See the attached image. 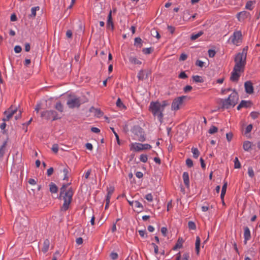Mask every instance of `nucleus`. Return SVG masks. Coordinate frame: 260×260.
I'll return each mask as SVG.
<instances>
[{
  "mask_svg": "<svg viewBox=\"0 0 260 260\" xmlns=\"http://www.w3.org/2000/svg\"><path fill=\"white\" fill-rule=\"evenodd\" d=\"M62 173H63V180H66L68 178V173H69V171H68V169L67 168H64L63 170H62Z\"/></svg>",
  "mask_w": 260,
  "mask_h": 260,
  "instance_id": "nucleus-36",
  "label": "nucleus"
},
{
  "mask_svg": "<svg viewBox=\"0 0 260 260\" xmlns=\"http://www.w3.org/2000/svg\"><path fill=\"white\" fill-rule=\"evenodd\" d=\"M88 101L87 99H81L76 96H70L67 104L70 108H78L81 104L85 103Z\"/></svg>",
  "mask_w": 260,
  "mask_h": 260,
  "instance_id": "nucleus-5",
  "label": "nucleus"
},
{
  "mask_svg": "<svg viewBox=\"0 0 260 260\" xmlns=\"http://www.w3.org/2000/svg\"><path fill=\"white\" fill-rule=\"evenodd\" d=\"M17 111L16 109H12V108L11 107L7 111H6L4 112V114L6 115V118H3V121H8L9 120L12 116L15 114Z\"/></svg>",
  "mask_w": 260,
  "mask_h": 260,
  "instance_id": "nucleus-12",
  "label": "nucleus"
},
{
  "mask_svg": "<svg viewBox=\"0 0 260 260\" xmlns=\"http://www.w3.org/2000/svg\"><path fill=\"white\" fill-rule=\"evenodd\" d=\"M255 4L254 1H248L245 5V8L249 10H252L254 8V5Z\"/></svg>",
  "mask_w": 260,
  "mask_h": 260,
  "instance_id": "nucleus-24",
  "label": "nucleus"
},
{
  "mask_svg": "<svg viewBox=\"0 0 260 260\" xmlns=\"http://www.w3.org/2000/svg\"><path fill=\"white\" fill-rule=\"evenodd\" d=\"M227 186L228 183L226 182H224L222 187L221 192L220 194V198L222 200H223L224 196L225 194Z\"/></svg>",
  "mask_w": 260,
  "mask_h": 260,
  "instance_id": "nucleus-22",
  "label": "nucleus"
},
{
  "mask_svg": "<svg viewBox=\"0 0 260 260\" xmlns=\"http://www.w3.org/2000/svg\"><path fill=\"white\" fill-rule=\"evenodd\" d=\"M148 74H146L144 71H140L138 74V78L140 80H143L145 78H147Z\"/></svg>",
  "mask_w": 260,
  "mask_h": 260,
  "instance_id": "nucleus-25",
  "label": "nucleus"
},
{
  "mask_svg": "<svg viewBox=\"0 0 260 260\" xmlns=\"http://www.w3.org/2000/svg\"><path fill=\"white\" fill-rule=\"evenodd\" d=\"M55 108L60 112H62L63 111V106L60 102L56 103L55 105Z\"/></svg>",
  "mask_w": 260,
  "mask_h": 260,
  "instance_id": "nucleus-34",
  "label": "nucleus"
},
{
  "mask_svg": "<svg viewBox=\"0 0 260 260\" xmlns=\"http://www.w3.org/2000/svg\"><path fill=\"white\" fill-rule=\"evenodd\" d=\"M248 106V102L246 101H242L240 104L237 106V109L240 110L243 107H247Z\"/></svg>",
  "mask_w": 260,
  "mask_h": 260,
  "instance_id": "nucleus-30",
  "label": "nucleus"
},
{
  "mask_svg": "<svg viewBox=\"0 0 260 260\" xmlns=\"http://www.w3.org/2000/svg\"><path fill=\"white\" fill-rule=\"evenodd\" d=\"M252 128V124H250L248 125L245 128V133H244L245 135H246V134L249 133L251 131Z\"/></svg>",
  "mask_w": 260,
  "mask_h": 260,
  "instance_id": "nucleus-42",
  "label": "nucleus"
},
{
  "mask_svg": "<svg viewBox=\"0 0 260 260\" xmlns=\"http://www.w3.org/2000/svg\"><path fill=\"white\" fill-rule=\"evenodd\" d=\"M40 10V7L39 6L32 7L31 9V14L30 15V17H35L36 16V11H39Z\"/></svg>",
  "mask_w": 260,
  "mask_h": 260,
  "instance_id": "nucleus-28",
  "label": "nucleus"
},
{
  "mask_svg": "<svg viewBox=\"0 0 260 260\" xmlns=\"http://www.w3.org/2000/svg\"><path fill=\"white\" fill-rule=\"evenodd\" d=\"M145 198L148 201V202H152L153 201V196L152 195L151 193H148V194H147L145 197Z\"/></svg>",
  "mask_w": 260,
  "mask_h": 260,
  "instance_id": "nucleus-44",
  "label": "nucleus"
},
{
  "mask_svg": "<svg viewBox=\"0 0 260 260\" xmlns=\"http://www.w3.org/2000/svg\"><path fill=\"white\" fill-rule=\"evenodd\" d=\"M188 228L190 230H194L196 229V225L194 222L190 221L188 223Z\"/></svg>",
  "mask_w": 260,
  "mask_h": 260,
  "instance_id": "nucleus-39",
  "label": "nucleus"
},
{
  "mask_svg": "<svg viewBox=\"0 0 260 260\" xmlns=\"http://www.w3.org/2000/svg\"><path fill=\"white\" fill-rule=\"evenodd\" d=\"M148 159L147 155L145 154H141L140 156V160L141 161L143 162H147Z\"/></svg>",
  "mask_w": 260,
  "mask_h": 260,
  "instance_id": "nucleus-41",
  "label": "nucleus"
},
{
  "mask_svg": "<svg viewBox=\"0 0 260 260\" xmlns=\"http://www.w3.org/2000/svg\"><path fill=\"white\" fill-rule=\"evenodd\" d=\"M234 167L236 169H239L241 168V164L237 157H236L234 160Z\"/></svg>",
  "mask_w": 260,
  "mask_h": 260,
  "instance_id": "nucleus-35",
  "label": "nucleus"
},
{
  "mask_svg": "<svg viewBox=\"0 0 260 260\" xmlns=\"http://www.w3.org/2000/svg\"><path fill=\"white\" fill-rule=\"evenodd\" d=\"M132 132L137 136L136 139L140 142L145 140V135L143 129L139 126H134Z\"/></svg>",
  "mask_w": 260,
  "mask_h": 260,
  "instance_id": "nucleus-9",
  "label": "nucleus"
},
{
  "mask_svg": "<svg viewBox=\"0 0 260 260\" xmlns=\"http://www.w3.org/2000/svg\"><path fill=\"white\" fill-rule=\"evenodd\" d=\"M22 50L21 46L17 45L14 47V51L16 53H20Z\"/></svg>",
  "mask_w": 260,
  "mask_h": 260,
  "instance_id": "nucleus-50",
  "label": "nucleus"
},
{
  "mask_svg": "<svg viewBox=\"0 0 260 260\" xmlns=\"http://www.w3.org/2000/svg\"><path fill=\"white\" fill-rule=\"evenodd\" d=\"M218 131V128L217 127L215 126H211L210 129H209V133L211 134H213L215 133H216Z\"/></svg>",
  "mask_w": 260,
  "mask_h": 260,
  "instance_id": "nucleus-38",
  "label": "nucleus"
},
{
  "mask_svg": "<svg viewBox=\"0 0 260 260\" xmlns=\"http://www.w3.org/2000/svg\"><path fill=\"white\" fill-rule=\"evenodd\" d=\"M167 229L166 227H162L161 229V232L164 236L166 237L167 233Z\"/></svg>",
  "mask_w": 260,
  "mask_h": 260,
  "instance_id": "nucleus-55",
  "label": "nucleus"
},
{
  "mask_svg": "<svg viewBox=\"0 0 260 260\" xmlns=\"http://www.w3.org/2000/svg\"><path fill=\"white\" fill-rule=\"evenodd\" d=\"M226 137L227 140L230 142L231 141L233 138V134L232 133H227L226 135Z\"/></svg>",
  "mask_w": 260,
  "mask_h": 260,
  "instance_id": "nucleus-58",
  "label": "nucleus"
},
{
  "mask_svg": "<svg viewBox=\"0 0 260 260\" xmlns=\"http://www.w3.org/2000/svg\"><path fill=\"white\" fill-rule=\"evenodd\" d=\"M248 174L250 177H253L254 175V171L252 167H249L248 169Z\"/></svg>",
  "mask_w": 260,
  "mask_h": 260,
  "instance_id": "nucleus-43",
  "label": "nucleus"
},
{
  "mask_svg": "<svg viewBox=\"0 0 260 260\" xmlns=\"http://www.w3.org/2000/svg\"><path fill=\"white\" fill-rule=\"evenodd\" d=\"M107 27L108 29H113L114 26L113 23L112 22V13L111 11H110L108 14V20L107 22Z\"/></svg>",
  "mask_w": 260,
  "mask_h": 260,
  "instance_id": "nucleus-15",
  "label": "nucleus"
},
{
  "mask_svg": "<svg viewBox=\"0 0 260 260\" xmlns=\"http://www.w3.org/2000/svg\"><path fill=\"white\" fill-rule=\"evenodd\" d=\"M187 77V75L184 72H182L179 75V78L181 79H186Z\"/></svg>",
  "mask_w": 260,
  "mask_h": 260,
  "instance_id": "nucleus-51",
  "label": "nucleus"
},
{
  "mask_svg": "<svg viewBox=\"0 0 260 260\" xmlns=\"http://www.w3.org/2000/svg\"><path fill=\"white\" fill-rule=\"evenodd\" d=\"M169 105V101L167 100L162 102H151L149 105V110L152 115L156 117L160 123H162L164 119L163 112L165 108Z\"/></svg>",
  "mask_w": 260,
  "mask_h": 260,
  "instance_id": "nucleus-2",
  "label": "nucleus"
},
{
  "mask_svg": "<svg viewBox=\"0 0 260 260\" xmlns=\"http://www.w3.org/2000/svg\"><path fill=\"white\" fill-rule=\"evenodd\" d=\"M53 172V168H50L47 170V174L48 176H50L52 174Z\"/></svg>",
  "mask_w": 260,
  "mask_h": 260,
  "instance_id": "nucleus-62",
  "label": "nucleus"
},
{
  "mask_svg": "<svg viewBox=\"0 0 260 260\" xmlns=\"http://www.w3.org/2000/svg\"><path fill=\"white\" fill-rule=\"evenodd\" d=\"M245 91L248 94H251L253 92V87L252 83L250 81H247L244 83Z\"/></svg>",
  "mask_w": 260,
  "mask_h": 260,
  "instance_id": "nucleus-13",
  "label": "nucleus"
},
{
  "mask_svg": "<svg viewBox=\"0 0 260 260\" xmlns=\"http://www.w3.org/2000/svg\"><path fill=\"white\" fill-rule=\"evenodd\" d=\"M216 54L215 51L214 50L209 49L208 50V55L210 57H213Z\"/></svg>",
  "mask_w": 260,
  "mask_h": 260,
  "instance_id": "nucleus-49",
  "label": "nucleus"
},
{
  "mask_svg": "<svg viewBox=\"0 0 260 260\" xmlns=\"http://www.w3.org/2000/svg\"><path fill=\"white\" fill-rule=\"evenodd\" d=\"M153 49L151 48H144L142 52L145 54H149L152 52Z\"/></svg>",
  "mask_w": 260,
  "mask_h": 260,
  "instance_id": "nucleus-40",
  "label": "nucleus"
},
{
  "mask_svg": "<svg viewBox=\"0 0 260 260\" xmlns=\"http://www.w3.org/2000/svg\"><path fill=\"white\" fill-rule=\"evenodd\" d=\"M86 148L88 150H92L93 149V146L91 143H88L86 144Z\"/></svg>",
  "mask_w": 260,
  "mask_h": 260,
  "instance_id": "nucleus-61",
  "label": "nucleus"
},
{
  "mask_svg": "<svg viewBox=\"0 0 260 260\" xmlns=\"http://www.w3.org/2000/svg\"><path fill=\"white\" fill-rule=\"evenodd\" d=\"M152 245H153L154 247V252L156 254H158V246L154 243H152Z\"/></svg>",
  "mask_w": 260,
  "mask_h": 260,
  "instance_id": "nucleus-60",
  "label": "nucleus"
},
{
  "mask_svg": "<svg viewBox=\"0 0 260 260\" xmlns=\"http://www.w3.org/2000/svg\"><path fill=\"white\" fill-rule=\"evenodd\" d=\"M70 183L63 184L60 188V198L64 201L63 204L61 207V211H66L69 208L72 200V197L74 194L73 190L72 188L67 189Z\"/></svg>",
  "mask_w": 260,
  "mask_h": 260,
  "instance_id": "nucleus-3",
  "label": "nucleus"
},
{
  "mask_svg": "<svg viewBox=\"0 0 260 260\" xmlns=\"http://www.w3.org/2000/svg\"><path fill=\"white\" fill-rule=\"evenodd\" d=\"M41 116L46 119L52 118L53 120L59 118L56 112L53 110L43 111L41 112Z\"/></svg>",
  "mask_w": 260,
  "mask_h": 260,
  "instance_id": "nucleus-10",
  "label": "nucleus"
},
{
  "mask_svg": "<svg viewBox=\"0 0 260 260\" xmlns=\"http://www.w3.org/2000/svg\"><path fill=\"white\" fill-rule=\"evenodd\" d=\"M42 109V108L41 103H38L35 108V111H36V112L38 113L39 112V110Z\"/></svg>",
  "mask_w": 260,
  "mask_h": 260,
  "instance_id": "nucleus-56",
  "label": "nucleus"
},
{
  "mask_svg": "<svg viewBox=\"0 0 260 260\" xmlns=\"http://www.w3.org/2000/svg\"><path fill=\"white\" fill-rule=\"evenodd\" d=\"M139 234L140 235V236L142 238H146L147 237V234H146L145 230H139Z\"/></svg>",
  "mask_w": 260,
  "mask_h": 260,
  "instance_id": "nucleus-46",
  "label": "nucleus"
},
{
  "mask_svg": "<svg viewBox=\"0 0 260 260\" xmlns=\"http://www.w3.org/2000/svg\"><path fill=\"white\" fill-rule=\"evenodd\" d=\"M250 115L253 119H255L258 116V113L257 112H252L251 113Z\"/></svg>",
  "mask_w": 260,
  "mask_h": 260,
  "instance_id": "nucleus-64",
  "label": "nucleus"
},
{
  "mask_svg": "<svg viewBox=\"0 0 260 260\" xmlns=\"http://www.w3.org/2000/svg\"><path fill=\"white\" fill-rule=\"evenodd\" d=\"M110 257L112 259H116L118 258V254L117 253L115 252H112L110 254Z\"/></svg>",
  "mask_w": 260,
  "mask_h": 260,
  "instance_id": "nucleus-54",
  "label": "nucleus"
},
{
  "mask_svg": "<svg viewBox=\"0 0 260 260\" xmlns=\"http://www.w3.org/2000/svg\"><path fill=\"white\" fill-rule=\"evenodd\" d=\"M89 111L91 113H93L94 115L98 117H101L103 115V112L101 111L100 109L95 108L93 107H91L90 108Z\"/></svg>",
  "mask_w": 260,
  "mask_h": 260,
  "instance_id": "nucleus-17",
  "label": "nucleus"
},
{
  "mask_svg": "<svg viewBox=\"0 0 260 260\" xmlns=\"http://www.w3.org/2000/svg\"><path fill=\"white\" fill-rule=\"evenodd\" d=\"M49 190L51 193H56L58 191V187L53 182H51L49 184Z\"/></svg>",
  "mask_w": 260,
  "mask_h": 260,
  "instance_id": "nucleus-23",
  "label": "nucleus"
},
{
  "mask_svg": "<svg viewBox=\"0 0 260 260\" xmlns=\"http://www.w3.org/2000/svg\"><path fill=\"white\" fill-rule=\"evenodd\" d=\"M136 176L138 178H141L143 176V174L141 172H137L136 173Z\"/></svg>",
  "mask_w": 260,
  "mask_h": 260,
  "instance_id": "nucleus-63",
  "label": "nucleus"
},
{
  "mask_svg": "<svg viewBox=\"0 0 260 260\" xmlns=\"http://www.w3.org/2000/svg\"><path fill=\"white\" fill-rule=\"evenodd\" d=\"M187 58V56L186 54L182 53L180 56L179 60L184 61Z\"/></svg>",
  "mask_w": 260,
  "mask_h": 260,
  "instance_id": "nucleus-52",
  "label": "nucleus"
},
{
  "mask_svg": "<svg viewBox=\"0 0 260 260\" xmlns=\"http://www.w3.org/2000/svg\"><path fill=\"white\" fill-rule=\"evenodd\" d=\"M204 62L200 60H198L196 62V65L200 67H203L204 66Z\"/></svg>",
  "mask_w": 260,
  "mask_h": 260,
  "instance_id": "nucleus-57",
  "label": "nucleus"
},
{
  "mask_svg": "<svg viewBox=\"0 0 260 260\" xmlns=\"http://www.w3.org/2000/svg\"><path fill=\"white\" fill-rule=\"evenodd\" d=\"M192 79L193 81L196 83H202L204 82V80L202 79V78L198 75L193 76Z\"/></svg>",
  "mask_w": 260,
  "mask_h": 260,
  "instance_id": "nucleus-29",
  "label": "nucleus"
},
{
  "mask_svg": "<svg viewBox=\"0 0 260 260\" xmlns=\"http://www.w3.org/2000/svg\"><path fill=\"white\" fill-rule=\"evenodd\" d=\"M91 169L88 170L85 172V175H84V177H85V179H88L89 178V176L90 174H91Z\"/></svg>",
  "mask_w": 260,
  "mask_h": 260,
  "instance_id": "nucleus-59",
  "label": "nucleus"
},
{
  "mask_svg": "<svg viewBox=\"0 0 260 260\" xmlns=\"http://www.w3.org/2000/svg\"><path fill=\"white\" fill-rule=\"evenodd\" d=\"M186 164L188 167H191L193 166L192 160L190 158H187L186 160Z\"/></svg>",
  "mask_w": 260,
  "mask_h": 260,
  "instance_id": "nucleus-47",
  "label": "nucleus"
},
{
  "mask_svg": "<svg viewBox=\"0 0 260 260\" xmlns=\"http://www.w3.org/2000/svg\"><path fill=\"white\" fill-rule=\"evenodd\" d=\"M186 99V96H181L174 99L171 105L172 110L176 111L181 108L184 105Z\"/></svg>",
  "mask_w": 260,
  "mask_h": 260,
  "instance_id": "nucleus-7",
  "label": "nucleus"
},
{
  "mask_svg": "<svg viewBox=\"0 0 260 260\" xmlns=\"http://www.w3.org/2000/svg\"><path fill=\"white\" fill-rule=\"evenodd\" d=\"M49 245H50L49 240L48 239L45 240L43 242V247L42 248V251L44 253L47 252L49 249Z\"/></svg>",
  "mask_w": 260,
  "mask_h": 260,
  "instance_id": "nucleus-19",
  "label": "nucleus"
},
{
  "mask_svg": "<svg viewBox=\"0 0 260 260\" xmlns=\"http://www.w3.org/2000/svg\"><path fill=\"white\" fill-rule=\"evenodd\" d=\"M239 100L237 92L234 91L225 99H222L221 103L222 107L228 109L231 107L235 106Z\"/></svg>",
  "mask_w": 260,
  "mask_h": 260,
  "instance_id": "nucleus-4",
  "label": "nucleus"
},
{
  "mask_svg": "<svg viewBox=\"0 0 260 260\" xmlns=\"http://www.w3.org/2000/svg\"><path fill=\"white\" fill-rule=\"evenodd\" d=\"M51 149H52L53 152H54V153H56L58 152V145L56 144H53L52 145Z\"/></svg>",
  "mask_w": 260,
  "mask_h": 260,
  "instance_id": "nucleus-45",
  "label": "nucleus"
},
{
  "mask_svg": "<svg viewBox=\"0 0 260 260\" xmlns=\"http://www.w3.org/2000/svg\"><path fill=\"white\" fill-rule=\"evenodd\" d=\"M200 238L199 236L196 237V243H195V248L197 254H199L200 252Z\"/></svg>",
  "mask_w": 260,
  "mask_h": 260,
  "instance_id": "nucleus-21",
  "label": "nucleus"
},
{
  "mask_svg": "<svg viewBox=\"0 0 260 260\" xmlns=\"http://www.w3.org/2000/svg\"><path fill=\"white\" fill-rule=\"evenodd\" d=\"M182 178L185 185L188 187L189 186V175L187 172H184L183 173Z\"/></svg>",
  "mask_w": 260,
  "mask_h": 260,
  "instance_id": "nucleus-18",
  "label": "nucleus"
},
{
  "mask_svg": "<svg viewBox=\"0 0 260 260\" xmlns=\"http://www.w3.org/2000/svg\"><path fill=\"white\" fill-rule=\"evenodd\" d=\"M204 34L203 31H200L197 34H192L190 37V39L192 41L195 40L201 37Z\"/></svg>",
  "mask_w": 260,
  "mask_h": 260,
  "instance_id": "nucleus-26",
  "label": "nucleus"
},
{
  "mask_svg": "<svg viewBox=\"0 0 260 260\" xmlns=\"http://www.w3.org/2000/svg\"><path fill=\"white\" fill-rule=\"evenodd\" d=\"M191 152L193 153V156L197 158L199 157L200 155V152L199 150L196 148H192L191 149Z\"/></svg>",
  "mask_w": 260,
  "mask_h": 260,
  "instance_id": "nucleus-31",
  "label": "nucleus"
},
{
  "mask_svg": "<svg viewBox=\"0 0 260 260\" xmlns=\"http://www.w3.org/2000/svg\"><path fill=\"white\" fill-rule=\"evenodd\" d=\"M248 47H244L241 52H239L235 56L234 61L235 62L233 70L231 73L230 79L233 82L238 81L240 74L244 72L246 62V56Z\"/></svg>",
  "mask_w": 260,
  "mask_h": 260,
  "instance_id": "nucleus-1",
  "label": "nucleus"
},
{
  "mask_svg": "<svg viewBox=\"0 0 260 260\" xmlns=\"http://www.w3.org/2000/svg\"><path fill=\"white\" fill-rule=\"evenodd\" d=\"M116 106L120 109L125 108V106L119 98H118L116 101Z\"/></svg>",
  "mask_w": 260,
  "mask_h": 260,
  "instance_id": "nucleus-33",
  "label": "nucleus"
},
{
  "mask_svg": "<svg viewBox=\"0 0 260 260\" xmlns=\"http://www.w3.org/2000/svg\"><path fill=\"white\" fill-rule=\"evenodd\" d=\"M114 188L112 187H110L108 188V193H107L106 198H111V196L114 192Z\"/></svg>",
  "mask_w": 260,
  "mask_h": 260,
  "instance_id": "nucleus-37",
  "label": "nucleus"
},
{
  "mask_svg": "<svg viewBox=\"0 0 260 260\" xmlns=\"http://www.w3.org/2000/svg\"><path fill=\"white\" fill-rule=\"evenodd\" d=\"M132 204L134 205V207L137 208H139L140 211H142L143 207L142 204L138 201H132Z\"/></svg>",
  "mask_w": 260,
  "mask_h": 260,
  "instance_id": "nucleus-27",
  "label": "nucleus"
},
{
  "mask_svg": "<svg viewBox=\"0 0 260 260\" xmlns=\"http://www.w3.org/2000/svg\"><path fill=\"white\" fill-rule=\"evenodd\" d=\"M129 61L131 63L134 64H141L142 63V62L135 56H130L129 57Z\"/></svg>",
  "mask_w": 260,
  "mask_h": 260,
  "instance_id": "nucleus-20",
  "label": "nucleus"
},
{
  "mask_svg": "<svg viewBox=\"0 0 260 260\" xmlns=\"http://www.w3.org/2000/svg\"><path fill=\"white\" fill-rule=\"evenodd\" d=\"M151 147V146L148 144L132 143L129 145L130 150L135 151H140L144 150L150 149Z\"/></svg>",
  "mask_w": 260,
  "mask_h": 260,
  "instance_id": "nucleus-8",
  "label": "nucleus"
},
{
  "mask_svg": "<svg viewBox=\"0 0 260 260\" xmlns=\"http://www.w3.org/2000/svg\"><path fill=\"white\" fill-rule=\"evenodd\" d=\"M135 45L141 47L142 46V40L140 38H136L135 39Z\"/></svg>",
  "mask_w": 260,
  "mask_h": 260,
  "instance_id": "nucleus-32",
  "label": "nucleus"
},
{
  "mask_svg": "<svg viewBox=\"0 0 260 260\" xmlns=\"http://www.w3.org/2000/svg\"><path fill=\"white\" fill-rule=\"evenodd\" d=\"M192 87L190 85H187L184 88V91L185 92H188L191 91Z\"/></svg>",
  "mask_w": 260,
  "mask_h": 260,
  "instance_id": "nucleus-53",
  "label": "nucleus"
},
{
  "mask_svg": "<svg viewBox=\"0 0 260 260\" xmlns=\"http://www.w3.org/2000/svg\"><path fill=\"white\" fill-rule=\"evenodd\" d=\"M243 37L241 30H235L230 37L228 42L235 46H240L242 42Z\"/></svg>",
  "mask_w": 260,
  "mask_h": 260,
  "instance_id": "nucleus-6",
  "label": "nucleus"
},
{
  "mask_svg": "<svg viewBox=\"0 0 260 260\" xmlns=\"http://www.w3.org/2000/svg\"><path fill=\"white\" fill-rule=\"evenodd\" d=\"M244 243L246 244L247 241L251 238V233L249 229L247 226L244 228Z\"/></svg>",
  "mask_w": 260,
  "mask_h": 260,
  "instance_id": "nucleus-14",
  "label": "nucleus"
},
{
  "mask_svg": "<svg viewBox=\"0 0 260 260\" xmlns=\"http://www.w3.org/2000/svg\"><path fill=\"white\" fill-rule=\"evenodd\" d=\"M110 128L111 129V130L112 131V132H113L116 138V140H117V143L118 144H120V141H119V136L118 135V134L115 132V131H114V128L113 127H110Z\"/></svg>",
  "mask_w": 260,
  "mask_h": 260,
  "instance_id": "nucleus-48",
  "label": "nucleus"
},
{
  "mask_svg": "<svg viewBox=\"0 0 260 260\" xmlns=\"http://www.w3.org/2000/svg\"><path fill=\"white\" fill-rule=\"evenodd\" d=\"M236 17L239 21L243 22L246 19L250 18L251 15L248 12L243 11L237 13Z\"/></svg>",
  "mask_w": 260,
  "mask_h": 260,
  "instance_id": "nucleus-11",
  "label": "nucleus"
},
{
  "mask_svg": "<svg viewBox=\"0 0 260 260\" xmlns=\"http://www.w3.org/2000/svg\"><path fill=\"white\" fill-rule=\"evenodd\" d=\"M253 146L252 143L249 141H246L243 142V148L246 151H250L252 149Z\"/></svg>",
  "mask_w": 260,
  "mask_h": 260,
  "instance_id": "nucleus-16",
  "label": "nucleus"
}]
</instances>
